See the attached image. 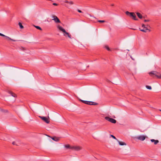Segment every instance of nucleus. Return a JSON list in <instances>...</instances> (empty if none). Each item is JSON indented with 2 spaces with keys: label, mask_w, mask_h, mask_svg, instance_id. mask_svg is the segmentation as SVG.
<instances>
[{
  "label": "nucleus",
  "mask_w": 161,
  "mask_h": 161,
  "mask_svg": "<svg viewBox=\"0 0 161 161\" xmlns=\"http://www.w3.org/2000/svg\"><path fill=\"white\" fill-rule=\"evenodd\" d=\"M57 28L59 29V30L62 31L63 33V35L66 37H68L70 39H72L71 36V35H70L69 33L67 32L64 29L63 27L59 25H57Z\"/></svg>",
  "instance_id": "f257e3e1"
},
{
  "label": "nucleus",
  "mask_w": 161,
  "mask_h": 161,
  "mask_svg": "<svg viewBox=\"0 0 161 161\" xmlns=\"http://www.w3.org/2000/svg\"><path fill=\"white\" fill-rule=\"evenodd\" d=\"M40 118L42 120L44 121L47 124H49L50 122V120L49 119V117H48L47 118H46L44 116H39Z\"/></svg>",
  "instance_id": "f03ea898"
},
{
  "label": "nucleus",
  "mask_w": 161,
  "mask_h": 161,
  "mask_svg": "<svg viewBox=\"0 0 161 161\" xmlns=\"http://www.w3.org/2000/svg\"><path fill=\"white\" fill-rule=\"evenodd\" d=\"M105 119L107 120H108V121L112 123L115 124L116 122V120L113 118H110L108 117H105Z\"/></svg>",
  "instance_id": "7ed1b4c3"
},
{
  "label": "nucleus",
  "mask_w": 161,
  "mask_h": 161,
  "mask_svg": "<svg viewBox=\"0 0 161 161\" xmlns=\"http://www.w3.org/2000/svg\"><path fill=\"white\" fill-rule=\"evenodd\" d=\"M147 137L146 136L141 135L136 137L135 138L141 141H143L145 140Z\"/></svg>",
  "instance_id": "20e7f679"
},
{
  "label": "nucleus",
  "mask_w": 161,
  "mask_h": 161,
  "mask_svg": "<svg viewBox=\"0 0 161 161\" xmlns=\"http://www.w3.org/2000/svg\"><path fill=\"white\" fill-rule=\"evenodd\" d=\"M82 148L81 147L77 146H73L71 147V149L74 150L76 151H79L81 150Z\"/></svg>",
  "instance_id": "39448f33"
},
{
  "label": "nucleus",
  "mask_w": 161,
  "mask_h": 161,
  "mask_svg": "<svg viewBox=\"0 0 161 161\" xmlns=\"http://www.w3.org/2000/svg\"><path fill=\"white\" fill-rule=\"evenodd\" d=\"M158 72L156 71H152L149 72V74L151 76H153V75H155L156 76Z\"/></svg>",
  "instance_id": "423d86ee"
},
{
  "label": "nucleus",
  "mask_w": 161,
  "mask_h": 161,
  "mask_svg": "<svg viewBox=\"0 0 161 161\" xmlns=\"http://www.w3.org/2000/svg\"><path fill=\"white\" fill-rule=\"evenodd\" d=\"M130 16L132 18L135 20H137L138 19L136 18V16L134 13L131 12V14L130 15Z\"/></svg>",
  "instance_id": "0eeeda50"
},
{
  "label": "nucleus",
  "mask_w": 161,
  "mask_h": 161,
  "mask_svg": "<svg viewBox=\"0 0 161 161\" xmlns=\"http://www.w3.org/2000/svg\"><path fill=\"white\" fill-rule=\"evenodd\" d=\"M0 36H4V37H6L7 39H8L9 40H11V41H13L15 42V41H16V40H14V39H12L10 38L9 37H8V36H6L5 35H3V34H2V33H0Z\"/></svg>",
  "instance_id": "6e6552de"
},
{
  "label": "nucleus",
  "mask_w": 161,
  "mask_h": 161,
  "mask_svg": "<svg viewBox=\"0 0 161 161\" xmlns=\"http://www.w3.org/2000/svg\"><path fill=\"white\" fill-rule=\"evenodd\" d=\"M150 141L152 142H153L154 144L155 145H157L159 142V141L158 140H155L153 139H151Z\"/></svg>",
  "instance_id": "1a4fd4ad"
},
{
  "label": "nucleus",
  "mask_w": 161,
  "mask_h": 161,
  "mask_svg": "<svg viewBox=\"0 0 161 161\" xmlns=\"http://www.w3.org/2000/svg\"><path fill=\"white\" fill-rule=\"evenodd\" d=\"M116 140L118 142L119 144L121 146L126 145V144L124 142L119 141L118 139H116Z\"/></svg>",
  "instance_id": "9d476101"
},
{
  "label": "nucleus",
  "mask_w": 161,
  "mask_h": 161,
  "mask_svg": "<svg viewBox=\"0 0 161 161\" xmlns=\"http://www.w3.org/2000/svg\"><path fill=\"white\" fill-rule=\"evenodd\" d=\"M87 104L89 105H97V103L91 101H88V103Z\"/></svg>",
  "instance_id": "9b49d317"
},
{
  "label": "nucleus",
  "mask_w": 161,
  "mask_h": 161,
  "mask_svg": "<svg viewBox=\"0 0 161 161\" xmlns=\"http://www.w3.org/2000/svg\"><path fill=\"white\" fill-rule=\"evenodd\" d=\"M51 138L52 140L56 142L58 141L59 140V138L56 136L52 137Z\"/></svg>",
  "instance_id": "f8f14e48"
},
{
  "label": "nucleus",
  "mask_w": 161,
  "mask_h": 161,
  "mask_svg": "<svg viewBox=\"0 0 161 161\" xmlns=\"http://www.w3.org/2000/svg\"><path fill=\"white\" fill-rule=\"evenodd\" d=\"M55 23H60L61 22L59 20V19L57 17L56 19L53 20Z\"/></svg>",
  "instance_id": "ddd939ff"
},
{
  "label": "nucleus",
  "mask_w": 161,
  "mask_h": 161,
  "mask_svg": "<svg viewBox=\"0 0 161 161\" xmlns=\"http://www.w3.org/2000/svg\"><path fill=\"white\" fill-rule=\"evenodd\" d=\"M136 14L137 16L139 17V18L140 19H141L142 18V15L140 13L138 12H137V13H136Z\"/></svg>",
  "instance_id": "4468645a"
},
{
  "label": "nucleus",
  "mask_w": 161,
  "mask_h": 161,
  "mask_svg": "<svg viewBox=\"0 0 161 161\" xmlns=\"http://www.w3.org/2000/svg\"><path fill=\"white\" fill-rule=\"evenodd\" d=\"M78 99L81 102H82L83 103H84L86 104L87 103L88 101L83 100H82L79 98H78Z\"/></svg>",
  "instance_id": "2eb2a0df"
},
{
  "label": "nucleus",
  "mask_w": 161,
  "mask_h": 161,
  "mask_svg": "<svg viewBox=\"0 0 161 161\" xmlns=\"http://www.w3.org/2000/svg\"><path fill=\"white\" fill-rule=\"evenodd\" d=\"M156 77L159 79H161V74L159 73L158 72Z\"/></svg>",
  "instance_id": "dca6fc26"
},
{
  "label": "nucleus",
  "mask_w": 161,
  "mask_h": 161,
  "mask_svg": "<svg viewBox=\"0 0 161 161\" xmlns=\"http://www.w3.org/2000/svg\"><path fill=\"white\" fill-rule=\"evenodd\" d=\"M64 147L67 149H71V147L69 145L64 146Z\"/></svg>",
  "instance_id": "f3484780"
},
{
  "label": "nucleus",
  "mask_w": 161,
  "mask_h": 161,
  "mask_svg": "<svg viewBox=\"0 0 161 161\" xmlns=\"http://www.w3.org/2000/svg\"><path fill=\"white\" fill-rule=\"evenodd\" d=\"M9 93H10L11 95L13 97H16V94L13 93V92H9Z\"/></svg>",
  "instance_id": "a211bd4d"
},
{
  "label": "nucleus",
  "mask_w": 161,
  "mask_h": 161,
  "mask_svg": "<svg viewBox=\"0 0 161 161\" xmlns=\"http://www.w3.org/2000/svg\"><path fill=\"white\" fill-rule=\"evenodd\" d=\"M142 27H143L144 28H146V30H148L149 31H150V30L147 28V27H146V26L144 25V24H143L142 25Z\"/></svg>",
  "instance_id": "6ab92c4d"
},
{
  "label": "nucleus",
  "mask_w": 161,
  "mask_h": 161,
  "mask_svg": "<svg viewBox=\"0 0 161 161\" xmlns=\"http://www.w3.org/2000/svg\"><path fill=\"white\" fill-rule=\"evenodd\" d=\"M19 25L20 26V27L21 29H23L24 28L23 26L22 25L21 23L20 22L19 23Z\"/></svg>",
  "instance_id": "aec40b11"
},
{
  "label": "nucleus",
  "mask_w": 161,
  "mask_h": 161,
  "mask_svg": "<svg viewBox=\"0 0 161 161\" xmlns=\"http://www.w3.org/2000/svg\"><path fill=\"white\" fill-rule=\"evenodd\" d=\"M131 12H130L127 11L125 12V14L127 15L130 16V15L131 14Z\"/></svg>",
  "instance_id": "412c9836"
},
{
  "label": "nucleus",
  "mask_w": 161,
  "mask_h": 161,
  "mask_svg": "<svg viewBox=\"0 0 161 161\" xmlns=\"http://www.w3.org/2000/svg\"><path fill=\"white\" fill-rule=\"evenodd\" d=\"M34 26L37 29H39L40 30H42V28L39 26H37L34 25Z\"/></svg>",
  "instance_id": "4be33fe9"
},
{
  "label": "nucleus",
  "mask_w": 161,
  "mask_h": 161,
  "mask_svg": "<svg viewBox=\"0 0 161 161\" xmlns=\"http://www.w3.org/2000/svg\"><path fill=\"white\" fill-rule=\"evenodd\" d=\"M57 17L55 15H53L52 16V18H53L52 20L55 19Z\"/></svg>",
  "instance_id": "5701e85b"
},
{
  "label": "nucleus",
  "mask_w": 161,
  "mask_h": 161,
  "mask_svg": "<svg viewBox=\"0 0 161 161\" xmlns=\"http://www.w3.org/2000/svg\"><path fill=\"white\" fill-rule=\"evenodd\" d=\"M146 87L147 89H149V90H151L152 89V87L150 86H146Z\"/></svg>",
  "instance_id": "b1692460"
},
{
  "label": "nucleus",
  "mask_w": 161,
  "mask_h": 161,
  "mask_svg": "<svg viewBox=\"0 0 161 161\" xmlns=\"http://www.w3.org/2000/svg\"><path fill=\"white\" fill-rule=\"evenodd\" d=\"M147 30H146V28H144V29H141L140 30V31H142V32H146V31Z\"/></svg>",
  "instance_id": "393cba45"
},
{
  "label": "nucleus",
  "mask_w": 161,
  "mask_h": 161,
  "mask_svg": "<svg viewBox=\"0 0 161 161\" xmlns=\"http://www.w3.org/2000/svg\"><path fill=\"white\" fill-rule=\"evenodd\" d=\"M98 22L100 23H104L105 22L104 20H99Z\"/></svg>",
  "instance_id": "a878e982"
},
{
  "label": "nucleus",
  "mask_w": 161,
  "mask_h": 161,
  "mask_svg": "<svg viewBox=\"0 0 161 161\" xmlns=\"http://www.w3.org/2000/svg\"><path fill=\"white\" fill-rule=\"evenodd\" d=\"M111 137H112V138H113L114 139H115L116 140V139H117L115 137V136H113V135H110Z\"/></svg>",
  "instance_id": "bb28decb"
},
{
  "label": "nucleus",
  "mask_w": 161,
  "mask_h": 161,
  "mask_svg": "<svg viewBox=\"0 0 161 161\" xmlns=\"http://www.w3.org/2000/svg\"><path fill=\"white\" fill-rule=\"evenodd\" d=\"M105 48H106V49L108 50V51H110V50L109 48V47L108 46H105Z\"/></svg>",
  "instance_id": "cd10ccee"
},
{
  "label": "nucleus",
  "mask_w": 161,
  "mask_h": 161,
  "mask_svg": "<svg viewBox=\"0 0 161 161\" xmlns=\"http://www.w3.org/2000/svg\"><path fill=\"white\" fill-rule=\"evenodd\" d=\"M69 4H73L74 3L73 1H69Z\"/></svg>",
  "instance_id": "c85d7f7f"
},
{
  "label": "nucleus",
  "mask_w": 161,
  "mask_h": 161,
  "mask_svg": "<svg viewBox=\"0 0 161 161\" xmlns=\"http://www.w3.org/2000/svg\"><path fill=\"white\" fill-rule=\"evenodd\" d=\"M149 21V19H145L144 20V22H148V21Z\"/></svg>",
  "instance_id": "c756f323"
},
{
  "label": "nucleus",
  "mask_w": 161,
  "mask_h": 161,
  "mask_svg": "<svg viewBox=\"0 0 161 161\" xmlns=\"http://www.w3.org/2000/svg\"><path fill=\"white\" fill-rule=\"evenodd\" d=\"M12 144L14 145H15V142H12Z\"/></svg>",
  "instance_id": "7c9ffc66"
},
{
  "label": "nucleus",
  "mask_w": 161,
  "mask_h": 161,
  "mask_svg": "<svg viewBox=\"0 0 161 161\" xmlns=\"http://www.w3.org/2000/svg\"><path fill=\"white\" fill-rule=\"evenodd\" d=\"M53 5H55V6H57L58 5V4L56 3H53Z\"/></svg>",
  "instance_id": "2f4dec72"
},
{
  "label": "nucleus",
  "mask_w": 161,
  "mask_h": 161,
  "mask_svg": "<svg viewBox=\"0 0 161 161\" xmlns=\"http://www.w3.org/2000/svg\"><path fill=\"white\" fill-rule=\"evenodd\" d=\"M78 11L79 12V13H81L82 12V11L81 10H78Z\"/></svg>",
  "instance_id": "473e14b6"
},
{
  "label": "nucleus",
  "mask_w": 161,
  "mask_h": 161,
  "mask_svg": "<svg viewBox=\"0 0 161 161\" xmlns=\"http://www.w3.org/2000/svg\"><path fill=\"white\" fill-rule=\"evenodd\" d=\"M110 5H111V6L113 7L114 6V3H112V4H111Z\"/></svg>",
  "instance_id": "72a5a7b5"
},
{
  "label": "nucleus",
  "mask_w": 161,
  "mask_h": 161,
  "mask_svg": "<svg viewBox=\"0 0 161 161\" xmlns=\"http://www.w3.org/2000/svg\"><path fill=\"white\" fill-rule=\"evenodd\" d=\"M146 27H147V28H148L150 27V26L149 25H147L146 26Z\"/></svg>",
  "instance_id": "f704fd0d"
},
{
  "label": "nucleus",
  "mask_w": 161,
  "mask_h": 161,
  "mask_svg": "<svg viewBox=\"0 0 161 161\" xmlns=\"http://www.w3.org/2000/svg\"><path fill=\"white\" fill-rule=\"evenodd\" d=\"M65 3H69V1H65Z\"/></svg>",
  "instance_id": "c9c22d12"
},
{
  "label": "nucleus",
  "mask_w": 161,
  "mask_h": 161,
  "mask_svg": "<svg viewBox=\"0 0 161 161\" xmlns=\"http://www.w3.org/2000/svg\"><path fill=\"white\" fill-rule=\"evenodd\" d=\"M159 110H160V111H161V109H160Z\"/></svg>",
  "instance_id": "e433bc0d"
}]
</instances>
